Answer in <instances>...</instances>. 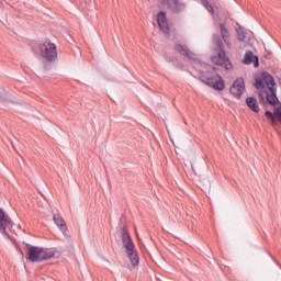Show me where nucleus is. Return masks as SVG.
Wrapping results in <instances>:
<instances>
[{
    "label": "nucleus",
    "instance_id": "f257e3e1",
    "mask_svg": "<svg viewBox=\"0 0 281 281\" xmlns=\"http://www.w3.org/2000/svg\"><path fill=\"white\" fill-rule=\"evenodd\" d=\"M255 87L258 91H261V95H265V91L268 89L270 93L266 92L267 102L272 105L278 104L279 101L278 95L276 94V79H273V76L269 72H262L261 76L256 79Z\"/></svg>",
    "mask_w": 281,
    "mask_h": 281
},
{
    "label": "nucleus",
    "instance_id": "f03ea898",
    "mask_svg": "<svg viewBox=\"0 0 281 281\" xmlns=\"http://www.w3.org/2000/svg\"><path fill=\"white\" fill-rule=\"evenodd\" d=\"M26 256L31 262H43V260H49L54 258V251L47 248L26 245Z\"/></svg>",
    "mask_w": 281,
    "mask_h": 281
},
{
    "label": "nucleus",
    "instance_id": "7ed1b4c3",
    "mask_svg": "<svg viewBox=\"0 0 281 281\" xmlns=\"http://www.w3.org/2000/svg\"><path fill=\"white\" fill-rule=\"evenodd\" d=\"M122 241L126 249V254L132 267H137V265H139V254H137V250H135V244L133 243V239L131 238L126 227H123L122 229Z\"/></svg>",
    "mask_w": 281,
    "mask_h": 281
},
{
    "label": "nucleus",
    "instance_id": "20e7f679",
    "mask_svg": "<svg viewBox=\"0 0 281 281\" xmlns=\"http://www.w3.org/2000/svg\"><path fill=\"white\" fill-rule=\"evenodd\" d=\"M40 53L47 63H54L58 58V48L50 40H45L40 44Z\"/></svg>",
    "mask_w": 281,
    "mask_h": 281
},
{
    "label": "nucleus",
    "instance_id": "39448f33",
    "mask_svg": "<svg viewBox=\"0 0 281 281\" xmlns=\"http://www.w3.org/2000/svg\"><path fill=\"white\" fill-rule=\"evenodd\" d=\"M200 80L204 82L207 87H211L215 91H224L225 90V80L220 75H215L210 77L209 75L202 74L200 76Z\"/></svg>",
    "mask_w": 281,
    "mask_h": 281
},
{
    "label": "nucleus",
    "instance_id": "423d86ee",
    "mask_svg": "<svg viewBox=\"0 0 281 281\" xmlns=\"http://www.w3.org/2000/svg\"><path fill=\"white\" fill-rule=\"evenodd\" d=\"M211 60L214 65H217L218 67H225L227 70L234 67L232 61H229V58L225 56L223 46H221L220 50L211 57Z\"/></svg>",
    "mask_w": 281,
    "mask_h": 281
},
{
    "label": "nucleus",
    "instance_id": "0eeeda50",
    "mask_svg": "<svg viewBox=\"0 0 281 281\" xmlns=\"http://www.w3.org/2000/svg\"><path fill=\"white\" fill-rule=\"evenodd\" d=\"M13 223L10 216L0 209V232L8 238H10V232H12Z\"/></svg>",
    "mask_w": 281,
    "mask_h": 281
},
{
    "label": "nucleus",
    "instance_id": "6e6552de",
    "mask_svg": "<svg viewBox=\"0 0 281 281\" xmlns=\"http://www.w3.org/2000/svg\"><path fill=\"white\" fill-rule=\"evenodd\" d=\"M232 95L240 100L243 93H245V79L238 78L229 89Z\"/></svg>",
    "mask_w": 281,
    "mask_h": 281
},
{
    "label": "nucleus",
    "instance_id": "1a4fd4ad",
    "mask_svg": "<svg viewBox=\"0 0 281 281\" xmlns=\"http://www.w3.org/2000/svg\"><path fill=\"white\" fill-rule=\"evenodd\" d=\"M157 23H158V26L160 27L161 32L166 36H170V25H168V18L166 16V12L160 11L157 14Z\"/></svg>",
    "mask_w": 281,
    "mask_h": 281
},
{
    "label": "nucleus",
    "instance_id": "9d476101",
    "mask_svg": "<svg viewBox=\"0 0 281 281\" xmlns=\"http://www.w3.org/2000/svg\"><path fill=\"white\" fill-rule=\"evenodd\" d=\"M175 50L181 54L182 56H186V58H189V60H195L196 55L192 52L187 46L183 45H176Z\"/></svg>",
    "mask_w": 281,
    "mask_h": 281
},
{
    "label": "nucleus",
    "instance_id": "9b49d317",
    "mask_svg": "<svg viewBox=\"0 0 281 281\" xmlns=\"http://www.w3.org/2000/svg\"><path fill=\"white\" fill-rule=\"evenodd\" d=\"M243 63H244V65H251V63H252L254 67H260L258 56L254 55V53H251V50H248L245 53Z\"/></svg>",
    "mask_w": 281,
    "mask_h": 281
},
{
    "label": "nucleus",
    "instance_id": "f8f14e48",
    "mask_svg": "<svg viewBox=\"0 0 281 281\" xmlns=\"http://www.w3.org/2000/svg\"><path fill=\"white\" fill-rule=\"evenodd\" d=\"M53 221L55 223V225H57L58 229H60V232H63V234H67L68 228H67V223L65 222V220L57 215L53 216Z\"/></svg>",
    "mask_w": 281,
    "mask_h": 281
},
{
    "label": "nucleus",
    "instance_id": "ddd939ff",
    "mask_svg": "<svg viewBox=\"0 0 281 281\" xmlns=\"http://www.w3.org/2000/svg\"><path fill=\"white\" fill-rule=\"evenodd\" d=\"M169 8L172 10V12L179 13L186 10V4H183V2L180 0H169Z\"/></svg>",
    "mask_w": 281,
    "mask_h": 281
},
{
    "label": "nucleus",
    "instance_id": "4468645a",
    "mask_svg": "<svg viewBox=\"0 0 281 281\" xmlns=\"http://www.w3.org/2000/svg\"><path fill=\"white\" fill-rule=\"evenodd\" d=\"M220 29H221V35H222V38H223L225 45H227V47H232V40L229 37V31L227 30L225 24H220Z\"/></svg>",
    "mask_w": 281,
    "mask_h": 281
},
{
    "label": "nucleus",
    "instance_id": "2eb2a0df",
    "mask_svg": "<svg viewBox=\"0 0 281 281\" xmlns=\"http://www.w3.org/2000/svg\"><path fill=\"white\" fill-rule=\"evenodd\" d=\"M246 104L255 113H258V111H260V108L258 106V102L256 101V98H254V97H248L246 99Z\"/></svg>",
    "mask_w": 281,
    "mask_h": 281
},
{
    "label": "nucleus",
    "instance_id": "dca6fc26",
    "mask_svg": "<svg viewBox=\"0 0 281 281\" xmlns=\"http://www.w3.org/2000/svg\"><path fill=\"white\" fill-rule=\"evenodd\" d=\"M236 32L238 41H240V43H245V41H247V32H245V29H243V26H239L236 29Z\"/></svg>",
    "mask_w": 281,
    "mask_h": 281
},
{
    "label": "nucleus",
    "instance_id": "f3484780",
    "mask_svg": "<svg viewBox=\"0 0 281 281\" xmlns=\"http://www.w3.org/2000/svg\"><path fill=\"white\" fill-rule=\"evenodd\" d=\"M201 4L204 5V8L207 10V12H211V14H214V8L210 4V1L207 0H200Z\"/></svg>",
    "mask_w": 281,
    "mask_h": 281
},
{
    "label": "nucleus",
    "instance_id": "a211bd4d",
    "mask_svg": "<svg viewBox=\"0 0 281 281\" xmlns=\"http://www.w3.org/2000/svg\"><path fill=\"white\" fill-rule=\"evenodd\" d=\"M265 116L271 121L272 124H276V114H272L271 111H267Z\"/></svg>",
    "mask_w": 281,
    "mask_h": 281
}]
</instances>
